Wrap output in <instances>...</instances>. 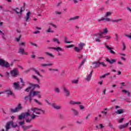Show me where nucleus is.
<instances>
[{
	"label": "nucleus",
	"mask_w": 131,
	"mask_h": 131,
	"mask_svg": "<svg viewBox=\"0 0 131 131\" xmlns=\"http://www.w3.org/2000/svg\"><path fill=\"white\" fill-rule=\"evenodd\" d=\"M102 38L110 39V38H111V36H110V35L105 36V35H104V37H103Z\"/></svg>",
	"instance_id": "37"
},
{
	"label": "nucleus",
	"mask_w": 131,
	"mask_h": 131,
	"mask_svg": "<svg viewBox=\"0 0 131 131\" xmlns=\"http://www.w3.org/2000/svg\"><path fill=\"white\" fill-rule=\"evenodd\" d=\"M122 45H123V51H125V49H126V45H125V43L124 42H123V43H122Z\"/></svg>",
	"instance_id": "45"
},
{
	"label": "nucleus",
	"mask_w": 131,
	"mask_h": 131,
	"mask_svg": "<svg viewBox=\"0 0 131 131\" xmlns=\"http://www.w3.org/2000/svg\"><path fill=\"white\" fill-rule=\"evenodd\" d=\"M23 55H28V52H25H25H24Z\"/></svg>",
	"instance_id": "64"
},
{
	"label": "nucleus",
	"mask_w": 131,
	"mask_h": 131,
	"mask_svg": "<svg viewBox=\"0 0 131 131\" xmlns=\"http://www.w3.org/2000/svg\"><path fill=\"white\" fill-rule=\"evenodd\" d=\"M55 13L57 14V15H60V14H61V12L60 11H56Z\"/></svg>",
	"instance_id": "59"
},
{
	"label": "nucleus",
	"mask_w": 131,
	"mask_h": 131,
	"mask_svg": "<svg viewBox=\"0 0 131 131\" xmlns=\"http://www.w3.org/2000/svg\"><path fill=\"white\" fill-rule=\"evenodd\" d=\"M112 22H119L120 21H121V19H119L117 20H112Z\"/></svg>",
	"instance_id": "51"
},
{
	"label": "nucleus",
	"mask_w": 131,
	"mask_h": 131,
	"mask_svg": "<svg viewBox=\"0 0 131 131\" xmlns=\"http://www.w3.org/2000/svg\"><path fill=\"white\" fill-rule=\"evenodd\" d=\"M26 43L25 42H23L21 43H19V47H20V48H21V47H22V46H24V47H25Z\"/></svg>",
	"instance_id": "42"
},
{
	"label": "nucleus",
	"mask_w": 131,
	"mask_h": 131,
	"mask_svg": "<svg viewBox=\"0 0 131 131\" xmlns=\"http://www.w3.org/2000/svg\"><path fill=\"white\" fill-rule=\"evenodd\" d=\"M51 26H52V27H53L54 28H57V26L54 25V24H51Z\"/></svg>",
	"instance_id": "62"
},
{
	"label": "nucleus",
	"mask_w": 131,
	"mask_h": 131,
	"mask_svg": "<svg viewBox=\"0 0 131 131\" xmlns=\"http://www.w3.org/2000/svg\"><path fill=\"white\" fill-rule=\"evenodd\" d=\"M22 109V105L21 103L18 104L17 106L15 108H11V111L12 113H16V112H19L20 110Z\"/></svg>",
	"instance_id": "7"
},
{
	"label": "nucleus",
	"mask_w": 131,
	"mask_h": 131,
	"mask_svg": "<svg viewBox=\"0 0 131 131\" xmlns=\"http://www.w3.org/2000/svg\"><path fill=\"white\" fill-rule=\"evenodd\" d=\"M52 107L53 108H54V109H56L57 110H59L61 109V106L58 105H57L56 104H53L52 105Z\"/></svg>",
	"instance_id": "16"
},
{
	"label": "nucleus",
	"mask_w": 131,
	"mask_h": 131,
	"mask_svg": "<svg viewBox=\"0 0 131 131\" xmlns=\"http://www.w3.org/2000/svg\"><path fill=\"white\" fill-rule=\"evenodd\" d=\"M32 78H33L34 79H35L36 80H37V82H39V79L37 77H36V76L35 75H33L32 76Z\"/></svg>",
	"instance_id": "33"
},
{
	"label": "nucleus",
	"mask_w": 131,
	"mask_h": 131,
	"mask_svg": "<svg viewBox=\"0 0 131 131\" xmlns=\"http://www.w3.org/2000/svg\"><path fill=\"white\" fill-rule=\"evenodd\" d=\"M34 71L37 74V75H39V76H41V75H40V74H39V72H38V71H36V70H34Z\"/></svg>",
	"instance_id": "53"
},
{
	"label": "nucleus",
	"mask_w": 131,
	"mask_h": 131,
	"mask_svg": "<svg viewBox=\"0 0 131 131\" xmlns=\"http://www.w3.org/2000/svg\"><path fill=\"white\" fill-rule=\"evenodd\" d=\"M14 87L16 90H20V87L19 86V82H15L14 83Z\"/></svg>",
	"instance_id": "21"
},
{
	"label": "nucleus",
	"mask_w": 131,
	"mask_h": 131,
	"mask_svg": "<svg viewBox=\"0 0 131 131\" xmlns=\"http://www.w3.org/2000/svg\"><path fill=\"white\" fill-rule=\"evenodd\" d=\"M108 33V29H103V32L100 31L93 35V38L96 42H101V38L104 37V34Z\"/></svg>",
	"instance_id": "2"
},
{
	"label": "nucleus",
	"mask_w": 131,
	"mask_h": 131,
	"mask_svg": "<svg viewBox=\"0 0 131 131\" xmlns=\"http://www.w3.org/2000/svg\"><path fill=\"white\" fill-rule=\"evenodd\" d=\"M73 47H74V45H69V46H66V48H73Z\"/></svg>",
	"instance_id": "49"
},
{
	"label": "nucleus",
	"mask_w": 131,
	"mask_h": 131,
	"mask_svg": "<svg viewBox=\"0 0 131 131\" xmlns=\"http://www.w3.org/2000/svg\"><path fill=\"white\" fill-rule=\"evenodd\" d=\"M85 46V43H82V42H80L79 45H78V47L79 48L81 49L82 50V49H83V47Z\"/></svg>",
	"instance_id": "23"
},
{
	"label": "nucleus",
	"mask_w": 131,
	"mask_h": 131,
	"mask_svg": "<svg viewBox=\"0 0 131 131\" xmlns=\"http://www.w3.org/2000/svg\"><path fill=\"white\" fill-rule=\"evenodd\" d=\"M72 83H75V84H77L78 83V80H73L72 81Z\"/></svg>",
	"instance_id": "38"
},
{
	"label": "nucleus",
	"mask_w": 131,
	"mask_h": 131,
	"mask_svg": "<svg viewBox=\"0 0 131 131\" xmlns=\"http://www.w3.org/2000/svg\"><path fill=\"white\" fill-rule=\"evenodd\" d=\"M93 64L94 65H95L94 67V68H98L99 67H100V61H98V62H94L93 63Z\"/></svg>",
	"instance_id": "19"
},
{
	"label": "nucleus",
	"mask_w": 131,
	"mask_h": 131,
	"mask_svg": "<svg viewBox=\"0 0 131 131\" xmlns=\"http://www.w3.org/2000/svg\"><path fill=\"white\" fill-rule=\"evenodd\" d=\"M46 55H48L49 57H51L52 58H54V55L52 54V53H50L49 52H45Z\"/></svg>",
	"instance_id": "36"
},
{
	"label": "nucleus",
	"mask_w": 131,
	"mask_h": 131,
	"mask_svg": "<svg viewBox=\"0 0 131 131\" xmlns=\"http://www.w3.org/2000/svg\"><path fill=\"white\" fill-rule=\"evenodd\" d=\"M107 62H108L110 64H113V63H115L116 62V59H112L110 60L108 58H106Z\"/></svg>",
	"instance_id": "18"
},
{
	"label": "nucleus",
	"mask_w": 131,
	"mask_h": 131,
	"mask_svg": "<svg viewBox=\"0 0 131 131\" xmlns=\"http://www.w3.org/2000/svg\"><path fill=\"white\" fill-rule=\"evenodd\" d=\"M79 18V16H74L73 17H71L69 19V21H71L72 20H76Z\"/></svg>",
	"instance_id": "32"
},
{
	"label": "nucleus",
	"mask_w": 131,
	"mask_h": 131,
	"mask_svg": "<svg viewBox=\"0 0 131 131\" xmlns=\"http://www.w3.org/2000/svg\"><path fill=\"white\" fill-rule=\"evenodd\" d=\"M21 38V35H19V36L17 38H16V41H20V39Z\"/></svg>",
	"instance_id": "52"
},
{
	"label": "nucleus",
	"mask_w": 131,
	"mask_h": 131,
	"mask_svg": "<svg viewBox=\"0 0 131 131\" xmlns=\"http://www.w3.org/2000/svg\"><path fill=\"white\" fill-rule=\"evenodd\" d=\"M108 75H110V73H107L106 74H105L104 75L101 76L100 78H105V77H106V76H107Z\"/></svg>",
	"instance_id": "35"
},
{
	"label": "nucleus",
	"mask_w": 131,
	"mask_h": 131,
	"mask_svg": "<svg viewBox=\"0 0 131 131\" xmlns=\"http://www.w3.org/2000/svg\"><path fill=\"white\" fill-rule=\"evenodd\" d=\"M13 11H14V12H16L17 14H20L22 13V12H23V10H22V8H21L20 10H19V9H18V8H16V9H14Z\"/></svg>",
	"instance_id": "20"
},
{
	"label": "nucleus",
	"mask_w": 131,
	"mask_h": 131,
	"mask_svg": "<svg viewBox=\"0 0 131 131\" xmlns=\"http://www.w3.org/2000/svg\"><path fill=\"white\" fill-rule=\"evenodd\" d=\"M29 115V112H27L24 114H21V115L18 116L19 120H21V119H24L26 117H27Z\"/></svg>",
	"instance_id": "9"
},
{
	"label": "nucleus",
	"mask_w": 131,
	"mask_h": 131,
	"mask_svg": "<svg viewBox=\"0 0 131 131\" xmlns=\"http://www.w3.org/2000/svg\"><path fill=\"white\" fill-rule=\"evenodd\" d=\"M105 48H106V49H107V50L110 51L111 54H115V52L112 50H113V48L110 47L108 45H105Z\"/></svg>",
	"instance_id": "12"
},
{
	"label": "nucleus",
	"mask_w": 131,
	"mask_h": 131,
	"mask_svg": "<svg viewBox=\"0 0 131 131\" xmlns=\"http://www.w3.org/2000/svg\"><path fill=\"white\" fill-rule=\"evenodd\" d=\"M11 126L12 127H17V126H18V124H15V125H14V122H13V121H11L10 122H7V123L6 124V131H8L9 130V129H10V128H11Z\"/></svg>",
	"instance_id": "5"
},
{
	"label": "nucleus",
	"mask_w": 131,
	"mask_h": 131,
	"mask_svg": "<svg viewBox=\"0 0 131 131\" xmlns=\"http://www.w3.org/2000/svg\"><path fill=\"white\" fill-rule=\"evenodd\" d=\"M71 105H80L81 104V102H75L74 101H71L69 102Z\"/></svg>",
	"instance_id": "15"
},
{
	"label": "nucleus",
	"mask_w": 131,
	"mask_h": 131,
	"mask_svg": "<svg viewBox=\"0 0 131 131\" xmlns=\"http://www.w3.org/2000/svg\"><path fill=\"white\" fill-rule=\"evenodd\" d=\"M30 19V12H28L26 16V21L27 22Z\"/></svg>",
	"instance_id": "22"
},
{
	"label": "nucleus",
	"mask_w": 131,
	"mask_h": 131,
	"mask_svg": "<svg viewBox=\"0 0 131 131\" xmlns=\"http://www.w3.org/2000/svg\"><path fill=\"white\" fill-rule=\"evenodd\" d=\"M100 64L102 65L103 67H106V64L104 62H100Z\"/></svg>",
	"instance_id": "46"
},
{
	"label": "nucleus",
	"mask_w": 131,
	"mask_h": 131,
	"mask_svg": "<svg viewBox=\"0 0 131 131\" xmlns=\"http://www.w3.org/2000/svg\"><path fill=\"white\" fill-rule=\"evenodd\" d=\"M128 124H129V123H126L124 124L120 125L118 126V128L119 129H124V128H126V127L128 126Z\"/></svg>",
	"instance_id": "10"
},
{
	"label": "nucleus",
	"mask_w": 131,
	"mask_h": 131,
	"mask_svg": "<svg viewBox=\"0 0 131 131\" xmlns=\"http://www.w3.org/2000/svg\"><path fill=\"white\" fill-rule=\"evenodd\" d=\"M122 92L123 93H124V94H127L128 97H131L130 93H129L128 91L125 90H123Z\"/></svg>",
	"instance_id": "27"
},
{
	"label": "nucleus",
	"mask_w": 131,
	"mask_h": 131,
	"mask_svg": "<svg viewBox=\"0 0 131 131\" xmlns=\"http://www.w3.org/2000/svg\"><path fill=\"white\" fill-rule=\"evenodd\" d=\"M0 66L9 68V67H10V63H9L8 61L0 58Z\"/></svg>",
	"instance_id": "6"
},
{
	"label": "nucleus",
	"mask_w": 131,
	"mask_h": 131,
	"mask_svg": "<svg viewBox=\"0 0 131 131\" xmlns=\"http://www.w3.org/2000/svg\"><path fill=\"white\" fill-rule=\"evenodd\" d=\"M31 110L33 112L32 114H34V115H40V114H45L46 112L45 110L38 107H32Z\"/></svg>",
	"instance_id": "3"
},
{
	"label": "nucleus",
	"mask_w": 131,
	"mask_h": 131,
	"mask_svg": "<svg viewBox=\"0 0 131 131\" xmlns=\"http://www.w3.org/2000/svg\"><path fill=\"white\" fill-rule=\"evenodd\" d=\"M101 113H102V114H104V115H106L107 114V112L102 111L101 112Z\"/></svg>",
	"instance_id": "61"
},
{
	"label": "nucleus",
	"mask_w": 131,
	"mask_h": 131,
	"mask_svg": "<svg viewBox=\"0 0 131 131\" xmlns=\"http://www.w3.org/2000/svg\"><path fill=\"white\" fill-rule=\"evenodd\" d=\"M18 123L19 125H23L24 124V121L19 122Z\"/></svg>",
	"instance_id": "55"
},
{
	"label": "nucleus",
	"mask_w": 131,
	"mask_h": 131,
	"mask_svg": "<svg viewBox=\"0 0 131 131\" xmlns=\"http://www.w3.org/2000/svg\"><path fill=\"white\" fill-rule=\"evenodd\" d=\"M64 41H65L66 43H72V41H68L67 40V37H66L64 38Z\"/></svg>",
	"instance_id": "41"
},
{
	"label": "nucleus",
	"mask_w": 131,
	"mask_h": 131,
	"mask_svg": "<svg viewBox=\"0 0 131 131\" xmlns=\"http://www.w3.org/2000/svg\"><path fill=\"white\" fill-rule=\"evenodd\" d=\"M53 50H54V51H56V52H63V51H64V49H62L61 47H57V48H55L54 47Z\"/></svg>",
	"instance_id": "14"
},
{
	"label": "nucleus",
	"mask_w": 131,
	"mask_h": 131,
	"mask_svg": "<svg viewBox=\"0 0 131 131\" xmlns=\"http://www.w3.org/2000/svg\"><path fill=\"white\" fill-rule=\"evenodd\" d=\"M124 120V118H121L119 121L118 122L119 123H122L123 122V121Z\"/></svg>",
	"instance_id": "40"
},
{
	"label": "nucleus",
	"mask_w": 131,
	"mask_h": 131,
	"mask_svg": "<svg viewBox=\"0 0 131 131\" xmlns=\"http://www.w3.org/2000/svg\"><path fill=\"white\" fill-rule=\"evenodd\" d=\"M6 92L8 96H14V93H13V92H12L10 90H7Z\"/></svg>",
	"instance_id": "24"
},
{
	"label": "nucleus",
	"mask_w": 131,
	"mask_h": 131,
	"mask_svg": "<svg viewBox=\"0 0 131 131\" xmlns=\"http://www.w3.org/2000/svg\"><path fill=\"white\" fill-rule=\"evenodd\" d=\"M0 34L2 35L3 38L5 39V34L3 33V32L2 31H0Z\"/></svg>",
	"instance_id": "43"
},
{
	"label": "nucleus",
	"mask_w": 131,
	"mask_h": 131,
	"mask_svg": "<svg viewBox=\"0 0 131 131\" xmlns=\"http://www.w3.org/2000/svg\"><path fill=\"white\" fill-rule=\"evenodd\" d=\"M71 110L73 112L74 115L77 116V115H78V114H79V113L76 110H75L74 108H72Z\"/></svg>",
	"instance_id": "17"
},
{
	"label": "nucleus",
	"mask_w": 131,
	"mask_h": 131,
	"mask_svg": "<svg viewBox=\"0 0 131 131\" xmlns=\"http://www.w3.org/2000/svg\"><path fill=\"white\" fill-rule=\"evenodd\" d=\"M53 41H54V42H57V43H58V45H60V41H59V39H58L57 38H53Z\"/></svg>",
	"instance_id": "34"
},
{
	"label": "nucleus",
	"mask_w": 131,
	"mask_h": 131,
	"mask_svg": "<svg viewBox=\"0 0 131 131\" xmlns=\"http://www.w3.org/2000/svg\"><path fill=\"white\" fill-rule=\"evenodd\" d=\"M112 14V12H107L106 13L105 15L104 16V18H108L109 16H111Z\"/></svg>",
	"instance_id": "29"
},
{
	"label": "nucleus",
	"mask_w": 131,
	"mask_h": 131,
	"mask_svg": "<svg viewBox=\"0 0 131 131\" xmlns=\"http://www.w3.org/2000/svg\"><path fill=\"white\" fill-rule=\"evenodd\" d=\"M39 31H35L33 32L34 34H37V33H39Z\"/></svg>",
	"instance_id": "63"
},
{
	"label": "nucleus",
	"mask_w": 131,
	"mask_h": 131,
	"mask_svg": "<svg viewBox=\"0 0 131 131\" xmlns=\"http://www.w3.org/2000/svg\"><path fill=\"white\" fill-rule=\"evenodd\" d=\"M63 91H64V95L65 96H66V97H68L70 95V92H69L68 89L66 88V87H63Z\"/></svg>",
	"instance_id": "11"
},
{
	"label": "nucleus",
	"mask_w": 131,
	"mask_h": 131,
	"mask_svg": "<svg viewBox=\"0 0 131 131\" xmlns=\"http://www.w3.org/2000/svg\"><path fill=\"white\" fill-rule=\"evenodd\" d=\"M104 20H106L107 22L112 21L111 19L108 17H104Z\"/></svg>",
	"instance_id": "50"
},
{
	"label": "nucleus",
	"mask_w": 131,
	"mask_h": 131,
	"mask_svg": "<svg viewBox=\"0 0 131 131\" xmlns=\"http://www.w3.org/2000/svg\"><path fill=\"white\" fill-rule=\"evenodd\" d=\"M115 40L118 41V36L117 35V34H116V38H115Z\"/></svg>",
	"instance_id": "54"
},
{
	"label": "nucleus",
	"mask_w": 131,
	"mask_h": 131,
	"mask_svg": "<svg viewBox=\"0 0 131 131\" xmlns=\"http://www.w3.org/2000/svg\"><path fill=\"white\" fill-rule=\"evenodd\" d=\"M74 50L75 51V52H76L77 53H79V52H80V51H81V49L78 47H75L74 48Z\"/></svg>",
	"instance_id": "30"
},
{
	"label": "nucleus",
	"mask_w": 131,
	"mask_h": 131,
	"mask_svg": "<svg viewBox=\"0 0 131 131\" xmlns=\"http://www.w3.org/2000/svg\"><path fill=\"white\" fill-rule=\"evenodd\" d=\"M41 66H42V67H46L47 66V63H45V64L42 63L41 64Z\"/></svg>",
	"instance_id": "56"
},
{
	"label": "nucleus",
	"mask_w": 131,
	"mask_h": 131,
	"mask_svg": "<svg viewBox=\"0 0 131 131\" xmlns=\"http://www.w3.org/2000/svg\"><path fill=\"white\" fill-rule=\"evenodd\" d=\"M85 61H86V59H84L81 62V64H80V67H81L82 65H83V64H84V63H85Z\"/></svg>",
	"instance_id": "39"
},
{
	"label": "nucleus",
	"mask_w": 131,
	"mask_h": 131,
	"mask_svg": "<svg viewBox=\"0 0 131 131\" xmlns=\"http://www.w3.org/2000/svg\"><path fill=\"white\" fill-rule=\"evenodd\" d=\"M36 86H38V84L32 85H31V86L27 88L25 90L26 92H30V94H29V96H26L25 97V100L26 101H28V100H29L30 103H31V101H32V99H33V97H34V96H37V98H38L39 99H40V98H41L40 96V92H39V91L33 92Z\"/></svg>",
	"instance_id": "1"
},
{
	"label": "nucleus",
	"mask_w": 131,
	"mask_h": 131,
	"mask_svg": "<svg viewBox=\"0 0 131 131\" xmlns=\"http://www.w3.org/2000/svg\"><path fill=\"white\" fill-rule=\"evenodd\" d=\"M105 20L104 18H102L101 19H98V22H101V21H104Z\"/></svg>",
	"instance_id": "58"
},
{
	"label": "nucleus",
	"mask_w": 131,
	"mask_h": 131,
	"mask_svg": "<svg viewBox=\"0 0 131 131\" xmlns=\"http://www.w3.org/2000/svg\"><path fill=\"white\" fill-rule=\"evenodd\" d=\"M34 101H35V102H36V103H37V104H38V105H42L41 104V102L37 101V100L36 99H34Z\"/></svg>",
	"instance_id": "47"
},
{
	"label": "nucleus",
	"mask_w": 131,
	"mask_h": 131,
	"mask_svg": "<svg viewBox=\"0 0 131 131\" xmlns=\"http://www.w3.org/2000/svg\"><path fill=\"white\" fill-rule=\"evenodd\" d=\"M123 112H124L123 110L120 109V110H118L117 111H116L115 113H116V114H122V113H123Z\"/></svg>",
	"instance_id": "25"
},
{
	"label": "nucleus",
	"mask_w": 131,
	"mask_h": 131,
	"mask_svg": "<svg viewBox=\"0 0 131 131\" xmlns=\"http://www.w3.org/2000/svg\"><path fill=\"white\" fill-rule=\"evenodd\" d=\"M24 52H25L24 48H22V47H20L18 51L19 54H21V55H23Z\"/></svg>",
	"instance_id": "26"
},
{
	"label": "nucleus",
	"mask_w": 131,
	"mask_h": 131,
	"mask_svg": "<svg viewBox=\"0 0 131 131\" xmlns=\"http://www.w3.org/2000/svg\"><path fill=\"white\" fill-rule=\"evenodd\" d=\"M10 74L13 77H16V76H17V75H18V74H19V72H18L17 69H15L10 72Z\"/></svg>",
	"instance_id": "8"
},
{
	"label": "nucleus",
	"mask_w": 131,
	"mask_h": 131,
	"mask_svg": "<svg viewBox=\"0 0 131 131\" xmlns=\"http://www.w3.org/2000/svg\"><path fill=\"white\" fill-rule=\"evenodd\" d=\"M93 72H94V71H92L90 72V74L86 77L85 80H86V81H90V80H91Z\"/></svg>",
	"instance_id": "13"
},
{
	"label": "nucleus",
	"mask_w": 131,
	"mask_h": 131,
	"mask_svg": "<svg viewBox=\"0 0 131 131\" xmlns=\"http://www.w3.org/2000/svg\"><path fill=\"white\" fill-rule=\"evenodd\" d=\"M91 116V114H88V115H87V116L85 118L86 120L89 119V117H90Z\"/></svg>",
	"instance_id": "57"
},
{
	"label": "nucleus",
	"mask_w": 131,
	"mask_h": 131,
	"mask_svg": "<svg viewBox=\"0 0 131 131\" xmlns=\"http://www.w3.org/2000/svg\"><path fill=\"white\" fill-rule=\"evenodd\" d=\"M46 32L51 33H54V32H55V31L51 30V27H49V28L48 30H47Z\"/></svg>",
	"instance_id": "31"
},
{
	"label": "nucleus",
	"mask_w": 131,
	"mask_h": 131,
	"mask_svg": "<svg viewBox=\"0 0 131 131\" xmlns=\"http://www.w3.org/2000/svg\"><path fill=\"white\" fill-rule=\"evenodd\" d=\"M125 36L128 37V39H131V34L130 35L125 34Z\"/></svg>",
	"instance_id": "48"
},
{
	"label": "nucleus",
	"mask_w": 131,
	"mask_h": 131,
	"mask_svg": "<svg viewBox=\"0 0 131 131\" xmlns=\"http://www.w3.org/2000/svg\"><path fill=\"white\" fill-rule=\"evenodd\" d=\"M79 107H80V108H81V110L84 109V107L83 105H79Z\"/></svg>",
	"instance_id": "60"
},
{
	"label": "nucleus",
	"mask_w": 131,
	"mask_h": 131,
	"mask_svg": "<svg viewBox=\"0 0 131 131\" xmlns=\"http://www.w3.org/2000/svg\"><path fill=\"white\" fill-rule=\"evenodd\" d=\"M54 91L56 93H60V90L58 88H55Z\"/></svg>",
	"instance_id": "44"
},
{
	"label": "nucleus",
	"mask_w": 131,
	"mask_h": 131,
	"mask_svg": "<svg viewBox=\"0 0 131 131\" xmlns=\"http://www.w3.org/2000/svg\"><path fill=\"white\" fill-rule=\"evenodd\" d=\"M36 117H38V116L34 114L30 115V113H29V115L27 116V117L25 118L26 121L28 123H30V122H31V121L33 120H34L36 118Z\"/></svg>",
	"instance_id": "4"
},
{
	"label": "nucleus",
	"mask_w": 131,
	"mask_h": 131,
	"mask_svg": "<svg viewBox=\"0 0 131 131\" xmlns=\"http://www.w3.org/2000/svg\"><path fill=\"white\" fill-rule=\"evenodd\" d=\"M30 127H32V125L23 126L24 130H27V129H28V128H30Z\"/></svg>",
	"instance_id": "28"
}]
</instances>
